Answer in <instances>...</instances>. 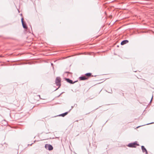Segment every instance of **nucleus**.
Masks as SVG:
<instances>
[{"label": "nucleus", "mask_w": 154, "mask_h": 154, "mask_svg": "<svg viewBox=\"0 0 154 154\" xmlns=\"http://www.w3.org/2000/svg\"><path fill=\"white\" fill-rule=\"evenodd\" d=\"M88 78L85 76L81 77L80 78V80H85L88 79Z\"/></svg>", "instance_id": "obj_7"}, {"label": "nucleus", "mask_w": 154, "mask_h": 154, "mask_svg": "<svg viewBox=\"0 0 154 154\" xmlns=\"http://www.w3.org/2000/svg\"><path fill=\"white\" fill-rule=\"evenodd\" d=\"M68 113L67 112H65L64 113L60 115V116H61L62 117H64Z\"/></svg>", "instance_id": "obj_9"}, {"label": "nucleus", "mask_w": 154, "mask_h": 154, "mask_svg": "<svg viewBox=\"0 0 154 154\" xmlns=\"http://www.w3.org/2000/svg\"><path fill=\"white\" fill-rule=\"evenodd\" d=\"M39 97L41 98V99H43V100H45V99H46V97H43V98H41L40 95H39Z\"/></svg>", "instance_id": "obj_12"}, {"label": "nucleus", "mask_w": 154, "mask_h": 154, "mask_svg": "<svg viewBox=\"0 0 154 154\" xmlns=\"http://www.w3.org/2000/svg\"><path fill=\"white\" fill-rule=\"evenodd\" d=\"M3 122H5V123L4 124V125H6L7 124V122H6V121H5V120H4L3 121H2Z\"/></svg>", "instance_id": "obj_11"}, {"label": "nucleus", "mask_w": 154, "mask_h": 154, "mask_svg": "<svg viewBox=\"0 0 154 154\" xmlns=\"http://www.w3.org/2000/svg\"><path fill=\"white\" fill-rule=\"evenodd\" d=\"M21 23L23 28L27 29L28 27L26 24V23L23 21V19L22 18L21 19Z\"/></svg>", "instance_id": "obj_3"}, {"label": "nucleus", "mask_w": 154, "mask_h": 154, "mask_svg": "<svg viewBox=\"0 0 154 154\" xmlns=\"http://www.w3.org/2000/svg\"><path fill=\"white\" fill-rule=\"evenodd\" d=\"M35 141H35V140L34 141V143H35Z\"/></svg>", "instance_id": "obj_15"}, {"label": "nucleus", "mask_w": 154, "mask_h": 154, "mask_svg": "<svg viewBox=\"0 0 154 154\" xmlns=\"http://www.w3.org/2000/svg\"><path fill=\"white\" fill-rule=\"evenodd\" d=\"M45 147L46 149H48L49 150H51L53 149V147L50 144H46L45 145Z\"/></svg>", "instance_id": "obj_4"}, {"label": "nucleus", "mask_w": 154, "mask_h": 154, "mask_svg": "<svg viewBox=\"0 0 154 154\" xmlns=\"http://www.w3.org/2000/svg\"><path fill=\"white\" fill-rule=\"evenodd\" d=\"M85 75L87 76H88V77H90L91 76V73H86V74H85Z\"/></svg>", "instance_id": "obj_10"}, {"label": "nucleus", "mask_w": 154, "mask_h": 154, "mask_svg": "<svg viewBox=\"0 0 154 154\" xmlns=\"http://www.w3.org/2000/svg\"><path fill=\"white\" fill-rule=\"evenodd\" d=\"M138 145H139L137 144L136 142H134L129 144L128 146L130 147H136Z\"/></svg>", "instance_id": "obj_2"}, {"label": "nucleus", "mask_w": 154, "mask_h": 154, "mask_svg": "<svg viewBox=\"0 0 154 154\" xmlns=\"http://www.w3.org/2000/svg\"><path fill=\"white\" fill-rule=\"evenodd\" d=\"M55 83L57 86H58V88L61 85V79L60 77H57L55 80Z\"/></svg>", "instance_id": "obj_1"}, {"label": "nucleus", "mask_w": 154, "mask_h": 154, "mask_svg": "<svg viewBox=\"0 0 154 154\" xmlns=\"http://www.w3.org/2000/svg\"><path fill=\"white\" fill-rule=\"evenodd\" d=\"M143 152H146V154L147 153V151L146 149L143 146H141Z\"/></svg>", "instance_id": "obj_6"}, {"label": "nucleus", "mask_w": 154, "mask_h": 154, "mask_svg": "<svg viewBox=\"0 0 154 154\" xmlns=\"http://www.w3.org/2000/svg\"><path fill=\"white\" fill-rule=\"evenodd\" d=\"M34 62H36V60H35Z\"/></svg>", "instance_id": "obj_14"}, {"label": "nucleus", "mask_w": 154, "mask_h": 154, "mask_svg": "<svg viewBox=\"0 0 154 154\" xmlns=\"http://www.w3.org/2000/svg\"><path fill=\"white\" fill-rule=\"evenodd\" d=\"M66 80L67 81L71 84H73V82H72V80H71L69 79H66Z\"/></svg>", "instance_id": "obj_8"}, {"label": "nucleus", "mask_w": 154, "mask_h": 154, "mask_svg": "<svg viewBox=\"0 0 154 154\" xmlns=\"http://www.w3.org/2000/svg\"><path fill=\"white\" fill-rule=\"evenodd\" d=\"M33 143H32L31 144H28V146H29V145H30V146H31L33 144Z\"/></svg>", "instance_id": "obj_13"}, {"label": "nucleus", "mask_w": 154, "mask_h": 154, "mask_svg": "<svg viewBox=\"0 0 154 154\" xmlns=\"http://www.w3.org/2000/svg\"><path fill=\"white\" fill-rule=\"evenodd\" d=\"M128 40H125L122 41L121 43V45H123L125 44L128 42Z\"/></svg>", "instance_id": "obj_5"}]
</instances>
